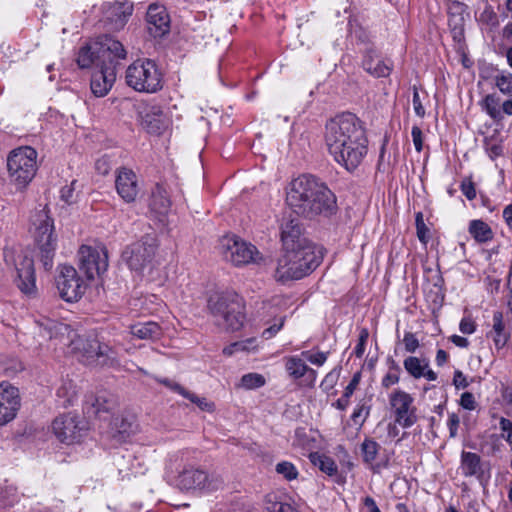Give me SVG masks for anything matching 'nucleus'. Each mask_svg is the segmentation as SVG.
<instances>
[{
	"label": "nucleus",
	"instance_id": "obj_4",
	"mask_svg": "<svg viewBox=\"0 0 512 512\" xmlns=\"http://www.w3.org/2000/svg\"><path fill=\"white\" fill-rule=\"evenodd\" d=\"M323 254L316 245L283 251L279 257L275 277L278 281L299 280L312 273L322 262Z\"/></svg>",
	"mask_w": 512,
	"mask_h": 512
},
{
	"label": "nucleus",
	"instance_id": "obj_35",
	"mask_svg": "<svg viewBox=\"0 0 512 512\" xmlns=\"http://www.w3.org/2000/svg\"><path fill=\"white\" fill-rule=\"evenodd\" d=\"M477 20L481 24L488 26L491 30L496 29L500 24L497 13L488 2L484 3V8L479 13Z\"/></svg>",
	"mask_w": 512,
	"mask_h": 512
},
{
	"label": "nucleus",
	"instance_id": "obj_16",
	"mask_svg": "<svg viewBox=\"0 0 512 512\" xmlns=\"http://www.w3.org/2000/svg\"><path fill=\"white\" fill-rule=\"evenodd\" d=\"M116 404V399L111 393L100 390L85 395L83 409L90 418L107 419L108 415L115 409Z\"/></svg>",
	"mask_w": 512,
	"mask_h": 512
},
{
	"label": "nucleus",
	"instance_id": "obj_26",
	"mask_svg": "<svg viewBox=\"0 0 512 512\" xmlns=\"http://www.w3.org/2000/svg\"><path fill=\"white\" fill-rule=\"evenodd\" d=\"M459 469L464 477H475L479 481L484 475L481 457L473 452L462 451Z\"/></svg>",
	"mask_w": 512,
	"mask_h": 512
},
{
	"label": "nucleus",
	"instance_id": "obj_11",
	"mask_svg": "<svg viewBox=\"0 0 512 512\" xmlns=\"http://www.w3.org/2000/svg\"><path fill=\"white\" fill-rule=\"evenodd\" d=\"M79 269L87 279L92 280L101 276L108 268V254L105 247L92 248L83 245L78 252Z\"/></svg>",
	"mask_w": 512,
	"mask_h": 512
},
{
	"label": "nucleus",
	"instance_id": "obj_37",
	"mask_svg": "<svg viewBox=\"0 0 512 512\" xmlns=\"http://www.w3.org/2000/svg\"><path fill=\"white\" fill-rule=\"evenodd\" d=\"M404 366L409 374L415 378H420L424 374V370L428 368V362L411 356L404 361Z\"/></svg>",
	"mask_w": 512,
	"mask_h": 512
},
{
	"label": "nucleus",
	"instance_id": "obj_49",
	"mask_svg": "<svg viewBox=\"0 0 512 512\" xmlns=\"http://www.w3.org/2000/svg\"><path fill=\"white\" fill-rule=\"evenodd\" d=\"M76 181H72L70 185H66L61 189V199L67 204H72L76 201V197L74 195Z\"/></svg>",
	"mask_w": 512,
	"mask_h": 512
},
{
	"label": "nucleus",
	"instance_id": "obj_18",
	"mask_svg": "<svg viewBox=\"0 0 512 512\" xmlns=\"http://www.w3.org/2000/svg\"><path fill=\"white\" fill-rule=\"evenodd\" d=\"M285 369L293 380L298 381V387H314L317 379V372L310 368L302 358L298 356L285 358Z\"/></svg>",
	"mask_w": 512,
	"mask_h": 512
},
{
	"label": "nucleus",
	"instance_id": "obj_33",
	"mask_svg": "<svg viewBox=\"0 0 512 512\" xmlns=\"http://www.w3.org/2000/svg\"><path fill=\"white\" fill-rule=\"evenodd\" d=\"M469 233L480 243H485L493 238L491 228L482 220H472L469 224Z\"/></svg>",
	"mask_w": 512,
	"mask_h": 512
},
{
	"label": "nucleus",
	"instance_id": "obj_44",
	"mask_svg": "<svg viewBox=\"0 0 512 512\" xmlns=\"http://www.w3.org/2000/svg\"><path fill=\"white\" fill-rule=\"evenodd\" d=\"M72 352H91V353H94V352H103V351H102V348H101V344L96 339V337H92V338H88L86 340V344L82 343V347L75 346L73 348Z\"/></svg>",
	"mask_w": 512,
	"mask_h": 512
},
{
	"label": "nucleus",
	"instance_id": "obj_57",
	"mask_svg": "<svg viewBox=\"0 0 512 512\" xmlns=\"http://www.w3.org/2000/svg\"><path fill=\"white\" fill-rule=\"evenodd\" d=\"M459 329L463 334H472L476 329V324L471 316L463 317Z\"/></svg>",
	"mask_w": 512,
	"mask_h": 512
},
{
	"label": "nucleus",
	"instance_id": "obj_13",
	"mask_svg": "<svg viewBox=\"0 0 512 512\" xmlns=\"http://www.w3.org/2000/svg\"><path fill=\"white\" fill-rule=\"evenodd\" d=\"M55 282L60 297L67 302L77 301L85 291L82 279L72 266H61Z\"/></svg>",
	"mask_w": 512,
	"mask_h": 512
},
{
	"label": "nucleus",
	"instance_id": "obj_63",
	"mask_svg": "<svg viewBox=\"0 0 512 512\" xmlns=\"http://www.w3.org/2000/svg\"><path fill=\"white\" fill-rule=\"evenodd\" d=\"M362 503L364 512H381L375 500L370 496L363 498Z\"/></svg>",
	"mask_w": 512,
	"mask_h": 512
},
{
	"label": "nucleus",
	"instance_id": "obj_20",
	"mask_svg": "<svg viewBox=\"0 0 512 512\" xmlns=\"http://www.w3.org/2000/svg\"><path fill=\"white\" fill-rule=\"evenodd\" d=\"M115 187L121 199L128 204L136 201L140 191L137 175L124 167L117 172Z\"/></svg>",
	"mask_w": 512,
	"mask_h": 512
},
{
	"label": "nucleus",
	"instance_id": "obj_29",
	"mask_svg": "<svg viewBox=\"0 0 512 512\" xmlns=\"http://www.w3.org/2000/svg\"><path fill=\"white\" fill-rule=\"evenodd\" d=\"M149 206L151 211L156 214L165 215L168 213L171 207V200L163 185L156 184L152 189Z\"/></svg>",
	"mask_w": 512,
	"mask_h": 512
},
{
	"label": "nucleus",
	"instance_id": "obj_48",
	"mask_svg": "<svg viewBox=\"0 0 512 512\" xmlns=\"http://www.w3.org/2000/svg\"><path fill=\"white\" fill-rule=\"evenodd\" d=\"M496 86L507 95H512V75H500L496 77Z\"/></svg>",
	"mask_w": 512,
	"mask_h": 512
},
{
	"label": "nucleus",
	"instance_id": "obj_28",
	"mask_svg": "<svg viewBox=\"0 0 512 512\" xmlns=\"http://www.w3.org/2000/svg\"><path fill=\"white\" fill-rule=\"evenodd\" d=\"M362 66L368 73L375 77H387L391 72L390 66L380 60L376 51L372 48L366 50Z\"/></svg>",
	"mask_w": 512,
	"mask_h": 512
},
{
	"label": "nucleus",
	"instance_id": "obj_64",
	"mask_svg": "<svg viewBox=\"0 0 512 512\" xmlns=\"http://www.w3.org/2000/svg\"><path fill=\"white\" fill-rule=\"evenodd\" d=\"M486 151L491 159H494L502 154V146L498 144H486Z\"/></svg>",
	"mask_w": 512,
	"mask_h": 512
},
{
	"label": "nucleus",
	"instance_id": "obj_22",
	"mask_svg": "<svg viewBox=\"0 0 512 512\" xmlns=\"http://www.w3.org/2000/svg\"><path fill=\"white\" fill-rule=\"evenodd\" d=\"M95 46H97V60L101 61V64L112 62L116 68L118 61L126 58L127 53L124 46L112 37H102L99 42L95 43Z\"/></svg>",
	"mask_w": 512,
	"mask_h": 512
},
{
	"label": "nucleus",
	"instance_id": "obj_45",
	"mask_svg": "<svg viewBox=\"0 0 512 512\" xmlns=\"http://www.w3.org/2000/svg\"><path fill=\"white\" fill-rule=\"evenodd\" d=\"M183 397L196 404L201 410L211 411L213 409V404L208 402L206 398L198 397L196 394L188 390H186Z\"/></svg>",
	"mask_w": 512,
	"mask_h": 512
},
{
	"label": "nucleus",
	"instance_id": "obj_17",
	"mask_svg": "<svg viewBox=\"0 0 512 512\" xmlns=\"http://www.w3.org/2000/svg\"><path fill=\"white\" fill-rule=\"evenodd\" d=\"M21 406V397L17 387L8 382L0 383V426L12 421Z\"/></svg>",
	"mask_w": 512,
	"mask_h": 512
},
{
	"label": "nucleus",
	"instance_id": "obj_5",
	"mask_svg": "<svg viewBox=\"0 0 512 512\" xmlns=\"http://www.w3.org/2000/svg\"><path fill=\"white\" fill-rule=\"evenodd\" d=\"M208 308L217 324L227 330H239L246 320L243 298L235 292L211 295L208 299Z\"/></svg>",
	"mask_w": 512,
	"mask_h": 512
},
{
	"label": "nucleus",
	"instance_id": "obj_14",
	"mask_svg": "<svg viewBox=\"0 0 512 512\" xmlns=\"http://www.w3.org/2000/svg\"><path fill=\"white\" fill-rule=\"evenodd\" d=\"M413 397L401 390L390 395V405L395 416V422L403 428H409L417 422L416 407Z\"/></svg>",
	"mask_w": 512,
	"mask_h": 512
},
{
	"label": "nucleus",
	"instance_id": "obj_47",
	"mask_svg": "<svg viewBox=\"0 0 512 512\" xmlns=\"http://www.w3.org/2000/svg\"><path fill=\"white\" fill-rule=\"evenodd\" d=\"M15 501V489L0 487V508L11 506Z\"/></svg>",
	"mask_w": 512,
	"mask_h": 512
},
{
	"label": "nucleus",
	"instance_id": "obj_41",
	"mask_svg": "<svg viewBox=\"0 0 512 512\" xmlns=\"http://www.w3.org/2000/svg\"><path fill=\"white\" fill-rule=\"evenodd\" d=\"M415 225L419 241L423 244H427V242L429 241V228L424 223L422 212L416 213Z\"/></svg>",
	"mask_w": 512,
	"mask_h": 512
},
{
	"label": "nucleus",
	"instance_id": "obj_52",
	"mask_svg": "<svg viewBox=\"0 0 512 512\" xmlns=\"http://www.w3.org/2000/svg\"><path fill=\"white\" fill-rule=\"evenodd\" d=\"M403 344L407 352H414L419 347V341L415 334L407 332L403 338Z\"/></svg>",
	"mask_w": 512,
	"mask_h": 512
},
{
	"label": "nucleus",
	"instance_id": "obj_1",
	"mask_svg": "<svg viewBox=\"0 0 512 512\" xmlns=\"http://www.w3.org/2000/svg\"><path fill=\"white\" fill-rule=\"evenodd\" d=\"M325 144L329 154L347 171L353 172L368 151L363 122L353 113H342L325 126Z\"/></svg>",
	"mask_w": 512,
	"mask_h": 512
},
{
	"label": "nucleus",
	"instance_id": "obj_39",
	"mask_svg": "<svg viewBox=\"0 0 512 512\" xmlns=\"http://www.w3.org/2000/svg\"><path fill=\"white\" fill-rule=\"evenodd\" d=\"M266 509L268 512H297L290 504L277 501L275 495L267 496Z\"/></svg>",
	"mask_w": 512,
	"mask_h": 512
},
{
	"label": "nucleus",
	"instance_id": "obj_8",
	"mask_svg": "<svg viewBox=\"0 0 512 512\" xmlns=\"http://www.w3.org/2000/svg\"><path fill=\"white\" fill-rule=\"evenodd\" d=\"M37 151L24 146L14 149L7 158V169L11 181L25 187L35 176L37 170L36 164Z\"/></svg>",
	"mask_w": 512,
	"mask_h": 512
},
{
	"label": "nucleus",
	"instance_id": "obj_2",
	"mask_svg": "<svg viewBox=\"0 0 512 512\" xmlns=\"http://www.w3.org/2000/svg\"><path fill=\"white\" fill-rule=\"evenodd\" d=\"M286 203L295 214L310 220L331 217L337 212L334 193L311 174H302L288 184Z\"/></svg>",
	"mask_w": 512,
	"mask_h": 512
},
{
	"label": "nucleus",
	"instance_id": "obj_34",
	"mask_svg": "<svg viewBox=\"0 0 512 512\" xmlns=\"http://www.w3.org/2000/svg\"><path fill=\"white\" fill-rule=\"evenodd\" d=\"M94 63H96V68L101 65V61L97 60V46L86 45L81 47L77 57L78 66L84 69L91 67Z\"/></svg>",
	"mask_w": 512,
	"mask_h": 512
},
{
	"label": "nucleus",
	"instance_id": "obj_62",
	"mask_svg": "<svg viewBox=\"0 0 512 512\" xmlns=\"http://www.w3.org/2000/svg\"><path fill=\"white\" fill-rule=\"evenodd\" d=\"M359 381H360V374L359 373L354 374L353 378L351 379L349 384L346 386L345 391L343 393L346 398H350L352 396L356 387L359 384Z\"/></svg>",
	"mask_w": 512,
	"mask_h": 512
},
{
	"label": "nucleus",
	"instance_id": "obj_3",
	"mask_svg": "<svg viewBox=\"0 0 512 512\" xmlns=\"http://www.w3.org/2000/svg\"><path fill=\"white\" fill-rule=\"evenodd\" d=\"M187 456V452L179 451L169 457L167 464L169 470H178L175 481L180 490L202 494L221 487L223 480L218 474L188 463Z\"/></svg>",
	"mask_w": 512,
	"mask_h": 512
},
{
	"label": "nucleus",
	"instance_id": "obj_12",
	"mask_svg": "<svg viewBox=\"0 0 512 512\" xmlns=\"http://www.w3.org/2000/svg\"><path fill=\"white\" fill-rule=\"evenodd\" d=\"M101 22L108 31H119L124 28L134 11L131 1H114L102 4Z\"/></svg>",
	"mask_w": 512,
	"mask_h": 512
},
{
	"label": "nucleus",
	"instance_id": "obj_46",
	"mask_svg": "<svg viewBox=\"0 0 512 512\" xmlns=\"http://www.w3.org/2000/svg\"><path fill=\"white\" fill-rule=\"evenodd\" d=\"M82 358L80 361L85 365H105L108 358L107 354H81Z\"/></svg>",
	"mask_w": 512,
	"mask_h": 512
},
{
	"label": "nucleus",
	"instance_id": "obj_56",
	"mask_svg": "<svg viewBox=\"0 0 512 512\" xmlns=\"http://www.w3.org/2000/svg\"><path fill=\"white\" fill-rule=\"evenodd\" d=\"M155 380L182 396L186 392L184 387L168 378H155Z\"/></svg>",
	"mask_w": 512,
	"mask_h": 512
},
{
	"label": "nucleus",
	"instance_id": "obj_19",
	"mask_svg": "<svg viewBox=\"0 0 512 512\" xmlns=\"http://www.w3.org/2000/svg\"><path fill=\"white\" fill-rule=\"evenodd\" d=\"M146 20L148 31L154 38H160L170 31V17L165 6L152 3L149 5Z\"/></svg>",
	"mask_w": 512,
	"mask_h": 512
},
{
	"label": "nucleus",
	"instance_id": "obj_21",
	"mask_svg": "<svg viewBox=\"0 0 512 512\" xmlns=\"http://www.w3.org/2000/svg\"><path fill=\"white\" fill-rule=\"evenodd\" d=\"M116 80L115 66L110 64H101L96 68L91 76L90 88L96 97H104L111 90Z\"/></svg>",
	"mask_w": 512,
	"mask_h": 512
},
{
	"label": "nucleus",
	"instance_id": "obj_55",
	"mask_svg": "<svg viewBox=\"0 0 512 512\" xmlns=\"http://www.w3.org/2000/svg\"><path fill=\"white\" fill-rule=\"evenodd\" d=\"M413 144L417 152H421L423 149V133L420 127L413 126L411 131Z\"/></svg>",
	"mask_w": 512,
	"mask_h": 512
},
{
	"label": "nucleus",
	"instance_id": "obj_25",
	"mask_svg": "<svg viewBox=\"0 0 512 512\" xmlns=\"http://www.w3.org/2000/svg\"><path fill=\"white\" fill-rule=\"evenodd\" d=\"M381 446L372 438H365L360 444V453L364 464L374 472L378 473L381 469L388 468L389 458L386 457L380 461H376L380 453Z\"/></svg>",
	"mask_w": 512,
	"mask_h": 512
},
{
	"label": "nucleus",
	"instance_id": "obj_51",
	"mask_svg": "<svg viewBox=\"0 0 512 512\" xmlns=\"http://www.w3.org/2000/svg\"><path fill=\"white\" fill-rule=\"evenodd\" d=\"M413 108L417 116L423 118L425 116V108L422 105L420 95L416 86H413Z\"/></svg>",
	"mask_w": 512,
	"mask_h": 512
},
{
	"label": "nucleus",
	"instance_id": "obj_61",
	"mask_svg": "<svg viewBox=\"0 0 512 512\" xmlns=\"http://www.w3.org/2000/svg\"><path fill=\"white\" fill-rule=\"evenodd\" d=\"M369 339V332L367 329H362L358 336V343L356 344L353 352H364L365 345Z\"/></svg>",
	"mask_w": 512,
	"mask_h": 512
},
{
	"label": "nucleus",
	"instance_id": "obj_60",
	"mask_svg": "<svg viewBox=\"0 0 512 512\" xmlns=\"http://www.w3.org/2000/svg\"><path fill=\"white\" fill-rule=\"evenodd\" d=\"M460 405L467 410H474L476 403L474 395L470 392H465L461 395Z\"/></svg>",
	"mask_w": 512,
	"mask_h": 512
},
{
	"label": "nucleus",
	"instance_id": "obj_42",
	"mask_svg": "<svg viewBox=\"0 0 512 512\" xmlns=\"http://www.w3.org/2000/svg\"><path fill=\"white\" fill-rule=\"evenodd\" d=\"M255 342V338H247L245 340L233 343L231 345L232 350L224 348L222 352H250V350H254L257 348Z\"/></svg>",
	"mask_w": 512,
	"mask_h": 512
},
{
	"label": "nucleus",
	"instance_id": "obj_32",
	"mask_svg": "<svg viewBox=\"0 0 512 512\" xmlns=\"http://www.w3.org/2000/svg\"><path fill=\"white\" fill-rule=\"evenodd\" d=\"M484 110L493 120L499 121L503 118L501 111V99L496 94H488L480 103Z\"/></svg>",
	"mask_w": 512,
	"mask_h": 512
},
{
	"label": "nucleus",
	"instance_id": "obj_58",
	"mask_svg": "<svg viewBox=\"0 0 512 512\" xmlns=\"http://www.w3.org/2000/svg\"><path fill=\"white\" fill-rule=\"evenodd\" d=\"M283 324H284V318L280 317L277 320V322H275L273 325H271L270 327L263 330L262 337L264 339H269V338L273 337L282 328Z\"/></svg>",
	"mask_w": 512,
	"mask_h": 512
},
{
	"label": "nucleus",
	"instance_id": "obj_50",
	"mask_svg": "<svg viewBox=\"0 0 512 512\" xmlns=\"http://www.w3.org/2000/svg\"><path fill=\"white\" fill-rule=\"evenodd\" d=\"M369 415V409L364 404H359L354 409L351 418L354 423H363Z\"/></svg>",
	"mask_w": 512,
	"mask_h": 512
},
{
	"label": "nucleus",
	"instance_id": "obj_40",
	"mask_svg": "<svg viewBox=\"0 0 512 512\" xmlns=\"http://www.w3.org/2000/svg\"><path fill=\"white\" fill-rule=\"evenodd\" d=\"M276 472L282 475L286 480L291 481L298 477V470L293 463L288 461L279 462L275 468Z\"/></svg>",
	"mask_w": 512,
	"mask_h": 512
},
{
	"label": "nucleus",
	"instance_id": "obj_53",
	"mask_svg": "<svg viewBox=\"0 0 512 512\" xmlns=\"http://www.w3.org/2000/svg\"><path fill=\"white\" fill-rule=\"evenodd\" d=\"M338 380V374L335 372L328 373L322 380L320 387L323 391L328 392L334 388Z\"/></svg>",
	"mask_w": 512,
	"mask_h": 512
},
{
	"label": "nucleus",
	"instance_id": "obj_31",
	"mask_svg": "<svg viewBox=\"0 0 512 512\" xmlns=\"http://www.w3.org/2000/svg\"><path fill=\"white\" fill-rule=\"evenodd\" d=\"M79 389L77 384L71 379H65L58 387L56 396L63 407L73 405L78 398Z\"/></svg>",
	"mask_w": 512,
	"mask_h": 512
},
{
	"label": "nucleus",
	"instance_id": "obj_10",
	"mask_svg": "<svg viewBox=\"0 0 512 512\" xmlns=\"http://www.w3.org/2000/svg\"><path fill=\"white\" fill-rule=\"evenodd\" d=\"M220 247L225 260L235 266L257 263L260 259V253L253 244L247 243L235 235L223 237Z\"/></svg>",
	"mask_w": 512,
	"mask_h": 512
},
{
	"label": "nucleus",
	"instance_id": "obj_24",
	"mask_svg": "<svg viewBox=\"0 0 512 512\" xmlns=\"http://www.w3.org/2000/svg\"><path fill=\"white\" fill-rule=\"evenodd\" d=\"M281 241L283 251L302 246L315 245L303 235V228L298 220L291 219L281 226Z\"/></svg>",
	"mask_w": 512,
	"mask_h": 512
},
{
	"label": "nucleus",
	"instance_id": "obj_27",
	"mask_svg": "<svg viewBox=\"0 0 512 512\" xmlns=\"http://www.w3.org/2000/svg\"><path fill=\"white\" fill-rule=\"evenodd\" d=\"M487 337L493 341L496 350H501L507 347L511 336L510 332L505 329L502 312H494L493 327Z\"/></svg>",
	"mask_w": 512,
	"mask_h": 512
},
{
	"label": "nucleus",
	"instance_id": "obj_38",
	"mask_svg": "<svg viewBox=\"0 0 512 512\" xmlns=\"http://www.w3.org/2000/svg\"><path fill=\"white\" fill-rule=\"evenodd\" d=\"M314 463L319 467V469L322 472L326 473L329 476H333L338 472V467L335 461L329 456L318 455L317 457H315Z\"/></svg>",
	"mask_w": 512,
	"mask_h": 512
},
{
	"label": "nucleus",
	"instance_id": "obj_43",
	"mask_svg": "<svg viewBox=\"0 0 512 512\" xmlns=\"http://www.w3.org/2000/svg\"><path fill=\"white\" fill-rule=\"evenodd\" d=\"M500 437L512 448V421L505 417L499 419Z\"/></svg>",
	"mask_w": 512,
	"mask_h": 512
},
{
	"label": "nucleus",
	"instance_id": "obj_7",
	"mask_svg": "<svg viewBox=\"0 0 512 512\" xmlns=\"http://www.w3.org/2000/svg\"><path fill=\"white\" fill-rule=\"evenodd\" d=\"M35 225V242L39 249V258L45 270L53 266V258L57 246V237L54 234L53 219L48 214L46 207L38 211L33 220Z\"/></svg>",
	"mask_w": 512,
	"mask_h": 512
},
{
	"label": "nucleus",
	"instance_id": "obj_54",
	"mask_svg": "<svg viewBox=\"0 0 512 512\" xmlns=\"http://www.w3.org/2000/svg\"><path fill=\"white\" fill-rule=\"evenodd\" d=\"M460 424V419L457 414L451 413L448 416L447 426L449 429V435L451 438H455L458 434V427Z\"/></svg>",
	"mask_w": 512,
	"mask_h": 512
},
{
	"label": "nucleus",
	"instance_id": "obj_36",
	"mask_svg": "<svg viewBox=\"0 0 512 512\" xmlns=\"http://www.w3.org/2000/svg\"><path fill=\"white\" fill-rule=\"evenodd\" d=\"M265 384L266 379L262 374L247 373L241 377L237 386L245 390H254L263 387Z\"/></svg>",
	"mask_w": 512,
	"mask_h": 512
},
{
	"label": "nucleus",
	"instance_id": "obj_9",
	"mask_svg": "<svg viewBox=\"0 0 512 512\" xmlns=\"http://www.w3.org/2000/svg\"><path fill=\"white\" fill-rule=\"evenodd\" d=\"M157 246L156 238L147 234L123 250L122 260L131 271L140 273L152 262Z\"/></svg>",
	"mask_w": 512,
	"mask_h": 512
},
{
	"label": "nucleus",
	"instance_id": "obj_6",
	"mask_svg": "<svg viewBox=\"0 0 512 512\" xmlns=\"http://www.w3.org/2000/svg\"><path fill=\"white\" fill-rule=\"evenodd\" d=\"M126 83L137 92L155 93L162 89L163 75L154 61L137 60L126 70Z\"/></svg>",
	"mask_w": 512,
	"mask_h": 512
},
{
	"label": "nucleus",
	"instance_id": "obj_15",
	"mask_svg": "<svg viewBox=\"0 0 512 512\" xmlns=\"http://www.w3.org/2000/svg\"><path fill=\"white\" fill-rule=\"evenodd\" d=\"M83 429V422L73 413L60 415L52 422L53 433L59 441L66 444L78 441Z\"/></svg>",
	"mask_w": 512,
	"mask_h": 512
},
{
	"label": "nucleus",
	"instance_id": "obj_23",
	"mask_svg": "<svg viewBox=\"0 0 512 512\" xmlns=\"http://www.w3.org/2000/svg\"><path fill=\"white\" fill-rule=\"evenodd\" d=\"M16 278L14 280L18 289L26 296L33 297L37 293L34 262L25 257L16 266Z\"/></svg>",
	"mask_w": 512,
	"mask_h": 512
},
{
	"label": "nucleus",
	"instance_id": "obj_59",
	"mask_svg": "<svg viewBox=\"0 0 512 512\" xmlns=\"http://www.w3.org/2000/svg\"><path fill=\"white\" fill-rule=\"evenodd\" d=\"M461 191L466 196L468 200H473L476 198V189L475 185L472 181L464 180L461 183Z\"/></svg>",
	"mask_w": 512,
	"mask_h": 512
},
{
	"label": "nucleus",
	"instance_id": "obj_30",
	"mask_svg": "<svg viewBox=\"0 0 512 512\" xmlns=\"http://www.w3.org/2000/svg\"><path fill=\"white\" fill-rule=\"evenodd\" d=\"M130 332L139 339L155 340L162 334V329L157 322H138L130 326Z\"/></svg>",
	"mask_w": 512,
	"mask_h": 512
}]
</instances>
